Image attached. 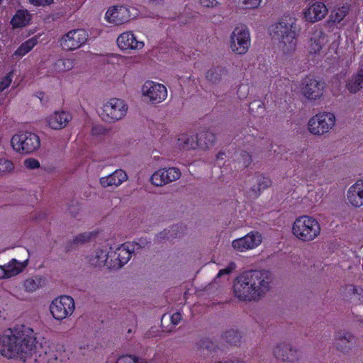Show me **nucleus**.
Listing matches in <instances>:
<instances>
[{
	"label": "nucleus",
	"mask_w": 363,
	"mask_h": 363,
	"mask_svg": "<svg viewBox=\"0 0 363 363\" xmlns=\"http://www.w3.org/2000/svg\"><path fill=\"white\" fill-rule=\"evenodd\" d=\"M28 263V256L22 261H18L16 259H11L7 264H4L9 278L13 277L22 272L27 267Z\"/></svg>",
	"instance_id": "nucleus-27"
},
{
	"label": "nucleus",
	"mask_w": 363,
	"mask_h": 363,
	"mask_svg": "<svg viewBox=\"0 0 363 363\" xmlns=\"http://www.w3.org/2000/svg\"><path fill=\"white\" fill-rule=\"evenodd\" d=\"M227 363H243V362L240 360H233V361H227Z\"/></svg>",
	"instance_id": "nucleus-56"
},
{
	"label": "nucleus",
	"mask_w": 363,
	"mask_h": 363,
	"mask_svg": "<svg viewBox=\"0 0 363 363\" xmlns=\"http://www.w3.org/2000/svg\"><path fill=\"white\" fill-rule=\"evenodd\" d=\"M128 179L125 171L116 169L112 174L100 178V184L104 188L119 186L123 182Z\"/></svg>",
	"instance_id": "nucleus-24"
},
{
	"label": "nucleus",
	"mask_w": 363,
	"mask_h": 363,
	"mask_svg": "<svg viewBox=\"0 0 363 363\" xmlns=\"http://www.w3.org/2000/svg\"><path fill=\"white\" fill-rule=\"evenodd\" d=\"M145 335H146V337H151L155 336V335L152 334L151 331L147 332V333L145 334Z\"/></svg>",
	"instance_id": "nucleus-55"
},
{
	"label": "nucleus",
	"mask_w": 363,
	"mask_h": 363,
	"mask_svg": "<svg viewBox=\"0 0 363 363\" xmlns=\"http://www.w3.org/2000/svg\"><path fill=\"white\" fill-rule=\"evenodd\" d=\"M28 1L35 6H46L54 3V0H29Z\"/></svg>",
	"instance_id": "nucleus-48"
},
{
	"label": "nucleus",
	"mask_w": 363,
	"mask_h": 363,
	"mask_svg": "<svg viewBox=\"0 0 363 363\" xmlns=\"http://www.w3.org/2000/svg\"><path fill=\"white\" fill-rule=\"evenodd\" d=\"M253 180L254 184L250 188L249 194L250 196L254 198L258 197L262 191L267 189L272 184L269 178L262 174L256 175Z\"/></svg>",
	"instance_id": "nucleus-26"
},
{
	"label": "nucleus",
	"mask_w": 363,
	"mask_h": 363,
	"mask_svg": "<svg viewBox=\"0 0 363 363\" xmlns=\"http://www.w3.org/2000/svg\"><path fill=\"white\" fill-rule=\"evenodd\" d=\"M179 168H161L155 171L150 177L151 183L156 186H162L178 180L181 177Z\"/></svg>",
	"instance_id": "nucleus-17"
},
{
	"label": "nucleus",
	"mask_w": 363,
	"mask_h": 363,
	"mask_svg": "<svg viewBox=\"0 0 363 363\" xmlns=\"http://www.w3.org/2000/svg\"><path fill=\"white\" fill-rule=\"evenodd\" d=\"M228 70L222 67H216L209 69L206 74V79L212 84H218L226 79Z\"/></svg>",
	"instance_id": "nucleus-28"
},
{
	"label": "nucleus",
	"mask_w": 363,
	"mask_h": 363,
	"mask_svg": "<svg viewBox=\"0 0 363 363\" xmlns=\"http://www.w3.org/2000/svg\"><path fill=\"white\" fill-rule=\"evenodd\" d=\"M345 293L352 303L363 304V289L351 284L346 286Z\"/></svg>",
	"instance_id": "nucleus-32"
},
{
	"label": "nucleus",
	"mask_w": 363,
	"mask_h": 363,
	"mask_svg": "<svg viewBox=\"0 0 363 363\" xmlns=\"http://www.w3.org/2000/svg\"><path fill=\"white\" fill-rule=\"evenodd\" d=\"M273 280V275L268 270H247L235 279L234 295L242 301H257L271 290Z\"/></svg>",
	"instance_id": "nucleus-1"
},
{
	"label": "nucleus",
	"mask_w": 363,
	"mask_h": 363,
	"mask_svg": "<svg viewBox=\"0 0 363 363\" xmlns=\"http://www.w3.org/2000/svg\"><path fill=\"white\" fill-rule=\"evenodd\" d=\"M132 245L125 243L118 246L115 250H111L108 269H119L128 262L134 251Z\"/></svg>",
	"instance_id": "nucleus-13"
},
{
	"label": "nucleus",
	"mask_w": 363,
	"mask_h": 363,
	"mask_svg": "<svg viewBox=\"0 0 363 363\" xmlns=\"http://www.w3.org/2000/svg\"><path fill=\"white\" fill-rule=\"evenodd\" d=\"M32 14L27 9H18L10 21L13 29L23 28L30 25Z\"/></svg>",
	"instance_id": "nucleus-25"
},
{
	"label": "nucleus",
	"mask_w": 363,
	"mask_h": 363,
	"mask_svg": "<svg viewBox=\"0 0 363 363\" xmlns=\"http://www.w3.org/2000/svg\"><path fill=\"white\" fill-rule=\"evenodd\" d=\"M235 268H236L235 263L233 262H231L230 263H229V264L225 268L222 269L218 272V273L216 277V279H217L224 275L230 274L235 269Z\"/></svg>",
	"instance_id": "nucleus-43"
},
{
	"label": "nucleus",
	"mask_w": 363,
	"mask_h": 363,
	"mask_svg": "<svg viewBox=\"0 0 363 363\" xmlns=\"http://www.w3.org/2000/svg\"><path fill=\"white\" fill-rule=\"evenodd\" d=\"M75 309V303L69 296H60L55 298L50 305L52 317L57 320H62L72 315Z\"/></svg>",
	"instance_id": "nucleus-9"
},
{
	"label": "nucleus",
	"mask_w": 363,
	"mask_h": 363,
	"mask_svg": "<svg viewBox=\"0 0 363 363\" xmlns=\"http://www.w3.org/2000/svg\"><path fill=\"white\" fill-rule=\"evenodd\" d=\"M346 87L350 93H357L363 88V68L348 79Z\"/></svg>",
	"instance_id": "nucleus-29"
},
{
	"label": "nucleus",
	"mask_w": 363,
	"mask_h": 363,
	"mask_svg": "<svg viewBox=\"0 0 363 363\" xmlns=\"http://www.w3.org/2000/svg\"><path fill=\"white\" fill-rule=\"evenodd\" d=\"M348 202L355 208L363 206V180H358L347 191Z\"/></svg>",
	"instance_id": "nucleus-22"
},
{
	"label": "nucleus",
	"mask_w": 363,
	"mask_h": 363,
	"mask_svg": "<svg viewBox=\"0 0 363 363\" xmlns=\"http://www.w3.org/2000/svg\"><path fill=\"white\" fill-rule=\"evenodd\" d=\"M71 119L72 116L69 113L56 111L47 118V123L52 129L60 130L65 128Z\"/></svg>",
	"instance_id": "nucleus-23"
},
{
	"label": "nucleus",
	"mask_w": 363,
	"mask_h": 363,
	"mask_svg": "<svg viewBox=\"0 0 363 363\" xmlns=\"http://www.w3.org/2000/svg\"><path fill=\"white\" fill-rule=\"evenodd\" d=\"M199 147L208 148L216 142V135L211 131H203L197 135Z\"/></svg>",
	"instance_id": "nucleus-36"
},
{
	"label": "nucleus",
	"mask_w": 363,
	"mask_h": 363,
	"mask_svg": "<svg viewBox=\"0 0 363 363\" xmlns=\"http://www.w3.org/2000/svg\"><path fill=\"white\" fill-rule=\"evenodd\" d=\"M224 337L228 343L235 345L240 342L241 336L238 330H230L225 333Z\"/></svg>",
	"instance_id": "nucleus-39"
},
{
	"label": "nucleus",
	"mask_w": 363,
	"mask_h": 363,
	"mask_svg": "<svg viewBox=\"0 0 363 363\" xmlns=\"http://www.w3.org/2000/svg\"><path fill=\"white\" fill-rule=\"evenodd\" d=\"M357 343L356 336L351 332L340 330L335 333L333 347L343 354H348Z\"/></svg>",
	"instance_id": "nucleus-14"
},
{
	"label": "nucleus",
	"mask_w": 363,
	"mask_h": 363,
	"mask_svg": "<svg viewBox=\"0 0 363 363\" xmlns=\"http://www.w3.org/2000/svg\"><path fill=\"white\" fill-rule=\"evenodd\" d=\"M112 247L106 244L98 247L89 258V263L94 267H101L106 266L108 268L111 250Z\"/></svg>",
	"instance_id": "nucleus-19"
},
{
	"label": "nucleus",
	"mask_w": 363,
	"mask_h": 363,
	"mask_svg": "<svg viewBox=\"0 0 363 363\" xmlns=\"http://www.w3.org/2000/svg\"><path fill=\"white\" fill-rule=\"evenodd\" d=\"M262 242V236L258 231L253 230L245 236L232 242L233 248L239 252H245L257 247Z\"/></svg>",
	"instance_id": "nucleus-15"
},
{
	"label": "nucleus",
	"mask_w": 363,
	"mask_h": 363,
	"mask_svg": "<svg viewBox=\"0 0 363 363\" xmlns=\"http://www.w3.org/2000/svg\"><path fill=\"white\" fill-rule=\"evenodd\" d=\"M43 284V277L41 276H35L25 279L23 282V286L26 292L33 293L40 289Z\"/></svg>",
	"instance_id": "nucleus-33"
},
{
	"label": "nucleus",
	"mask_w": 363,
	"mask_h": 363,
	"mask_svg": "<svg viewBox=\"0 0 363 363\" xmlns=\"http://www.w3.org/2000/svg\"><path fill=\"white\" fill-rule=\"evenodd\" d=\"M298 33L299 28L294 18L286 17L276 24L274 35L277 48L283 55H290L296 50Z\"/></svg>",
	"instance_id": "nucleus-3"
},
{
	"label": "nucleus",
	"mask_w": 363,
	"mask_h": 363,
	"mask_svg": "<svg viewBox=\"0 0 363 363\" xmlns=\"http://www.w3.org/2000/svg\"><path fill=\"white\" fill-rule=\"evenodd\" d=\"M116 41L121 50H140L144 47V43L137 40L130 31L121 33Z\"/></svg>",
	"instance_id": "nucleus-21"
},
{
	"label": "nucleus",
	"mask_w": 363,
	"mask_h": 363,
	"mask_svg": "<svg viewBox=\"0 0 363 363\" xmlns=\"http://www.w3.org/2000/svg\"><path fill=\"white\" fill-rule=\"evenodd\" d=\"M262 0H240L243 7L246 9H255L260 4Z\"/></svg>",
	"instance_id": "nucleus-44"
},
{
	"label": "nucleus",
	"mask_w": 363,
	"mask_h": 363,
	"mask_svg": "<svg viewBox=\"0 0 363 363\" xmlns=\"http://www.w3.org/2000/svg\"><path fill=\"white\" fill-rule=\"evenodd\" d=\"M104 128L100 125L94 126L91 129V133L93 135L102 134V133H104Z\"/></svg>",
	"instance_id": "nucleus-51"
},
{
	"label": "nucleus",
	"mask_w": 363,
	"mask_h": 363,
	"mask_svg": "<svg viewBox=\"0 0 363 363\" xmlns=\"http://www.w3.org/2000/svg\"><path fill=\"white\" fill-rule=\"evenodd\" d=\"M197 135H182L177 139V146L183 150H194L199 147Z\"/></svg>",
	"instance_id": "nucleus-30"
},
{
	"label": "nucleus",
	"mask_w": 363,
	"mask_h": 363,
	"mask_svg": "<svg viewBox=\"0 0 363 363\" xmlns=\"http://www.w3.org/2000/svg\"><path fill=\"white\" fill-rule=\"evenodd\" d=\"M9 279L4 265H0V279Z\"/></svg>",
	"instance_id": "nucleus-52"
},
{
	"label": "nucleus",
	"mask_w": 363,
	"mask_h": 363,
	"mask_svg": "<svg viewBox=\"0 0 363 363\" xmlns=\"http://www.w3.org/2000/svg\"><path fill=\"white\" fill-rule=\"evenodd\" d=\"M164 0H152V3L155 4H162Z\"/></svg>",
	"instance_id": "nucleus-54"
},
{
	"label": "nucleus",
	"mask_w": 363,
	"mask_h": 363,
	"mask_svg": "<svg viewBox=\"0 0 363 363\" xmlns=\"http://www.w3.org/2000/svg\"><path fill=\"white\" fill-rule=\"evenodd\" d=\"M324 82L318 80L312 76H307L302 79L301 84V93L310 101L320 99L324 91Z\"/></svg>",
	"instance_id": "nucleus-12"
},
{
	"label": "nucleus",
	"mask_w": 363,
	"mask_h": 363,
	"mask_svg": "<svg viewBox=\"0 0 363 363\" xmlns=\"http://www.w3.org/2000/svg\"><path fill=\"white\" fill-rule=\"evenodd\" d=\"M250 110L252 112L262 113L264 111V104L261 101H254L250 104Z\"/></svg>",
	"instance_id": "nucleus-45"
},
{
	"label": "nucleus",
	"mask_w": 363,
	"mask_h": 363,
	"mask_svg": "<svg viewBox=\"0 0 363 363\" xmlns=\"http://www.w3.org/2000/svg\"><path fill=\"white\" fill-rule=\"evenodd\" d=\"M324 43V37L320 30H315L311 37L308 44V52L316 54L320 51Z\"/></svg>",
	"instance_id": "nucleus-31"
},
{
	"label": "nucleus",
	"mask_w": 363,
	"mask_h": 363,
	"mask_svg": "<svg viewBox=\"0 0 363 363\" xmlns=\"http://www.w3.org/2000/svg\"><path fill=\"white\" fill-rule=\"evenodd\" d=\"M143 95L148 98L152 104H159L167 96V90L164 85L152 81L146 82L142 87Z\"/></svg>",
	"instance_id": "nucleus-16"
},
{
	"label": "nucleus",
	"mask_w": 363,
	"mask_h": 363,
	"mask_svg": "<svg viewBox=\"0 0 363 363\" xmlns=\"http://www.w3.org/2000/svg\"><path fill=\"white\" fill-rule=\"evenodd\" d=\"M75 65V60L70 58L57 60L52 65V69L57 72H64L72 69Z\"/></svg>",
	"instance_id": "nucleus-34"
},
{
	"label": "nucleus",
	"mask_w": 363,
	"mask_h": 363,
	"mask_svg": "<svg viewBox=\"0 0 363 363\" xmlns=\"http://www.w3.org/2000/svg\"><path fill=\"white\" fill-rule=\"evenodd\" d=\"M272 354L276 359L289 363H294L301 358L298 349L286 342L276 344L272 348Z\"/></svg>",
	"instance_id": "nucleus-11"
},
{
	"label": "nucleus",
	"mask_w": 363,
	"mask_h": 363,
	"mask_svg": "<svg viewBox=\"0 0 363 363\" xmlns=\"http://www.w3.org/2000/svg\"><path fill=\"white\" fill-rule=\"evenodd\" d=\"M105 19L110 23L121 25L130 21L129 9L125 6H113L110 7L106 14Z\"/></svg>",
	"instance_id": "nucleus-18"
},
{
	"label": "nucleus",
	"mask_w": 363,
	"mask_h": 363,
	"mask_svg": "<svg viewBox=\"0 0 363 363\" xmlns=\"http://www.w3.org/2000/svg\"><path fill=\"white\" fill-rule=\"evenodd\" d=\"M14 165L11 160L5 158H0V175L6 174L12 172Z\"/></svg>",
	"instance_id": "nucleus-40"
},
{
	"label": "nucleus",
	"mask_w": 363,
	"mask_h": 363,
	"mask_svg": "<svg viewBox=\"0 0 363 363\" xmlns=\"http://www.w3.org/2000/svg\"><path fill=\"white\" fill-rule=\"evenodd\" d=\"M291 232L300 242H311L319 237L321 227L314 217L303 215L295 219L292 224Z\"/></svg>",
	"instance_id": "nucleus-4"
},
{
	"label": "nucleus",
	"mask_w": 363,
	"mask_h": 363,
	"mask_svg": "<svg viewBox=\"0 0 363 363\" xmlns=\"http://www.w3.org/2000/svg\"><path fill=\"white\" fill-rule=\"evenodd\" d=\"M24 166L29 169H35L40 167V162L34 158H28L24 161Z\"/></svg>",
	"instance_id": "nucleus-47"
},
{
	"label": "nucleus",
	"mask_w": 363,
	"mask_h": 363,
	"mask_svg": "<svg viewBox=\"0 0 363 363\" xmlns=\"http://www.w3.org/2000/svg\"><path fill=\"white\" fill-rule=\"evenodd\" d=\"M116 363H147L145 359L137 358L130 355L121 356L116 360Z\"/></svg>",
	"instance_id": "nucleus-42"
},
{
	"label": "nucleus",
	"mask_w": 363,
	"mask_h": 363,
	"mask_svg": "<svg viewBox=\"0 0 363 363\" xmlns=\"http://www.w3.org/2000/svg\"><path fill=\"white\" fill-rule=\"evenodd\" d=\"M251 45L250 33L245 25L236 26L230 38V48L235 54L244 55Z\"/></svg>",
	"instance_id": "nucleus-8"
},
{
	"label": "nucleus",
	"mask_w": 363,
	"mask_h": 363,
	"mask_svg": "<svg viewBox=\"0 0 363 363\" xmlns=\"http://www.w3.org/2000/svg\"><path fill=\"white\" fill-rule=\"evenodd\" d=\"M235 161L240 169H245L250 165L252 162V158L250 153L242 150L235 156Z\"/></svg>",
	"instance_id": "nucleus-37"
},
{
	"label": "nucleus",
	"mask_w": 363,
	"mask_h": 363,
	"mask_svg": "<svg viewBox=\"0 0 363 363\" xmlns=\"http://www.w3.org/2000/svg\"><path fill=\"white\" fill-rule=\"evenodd\" d=\"M23 251H24L26 254H28V250H23Z\"/></svg>",
	"instance_id": "nucleus-58"
},
{
	"label": "nucleus",
	"mask_w": 363,
	"mask_h": 363,
	"mask_svg": "<svg viewBox=\"0 0 363 363\" xmlns=\"http://www.w3.org/2000/svg\"><path fill=\"white\" fill-rule=\"evenodd\" d=\"M0 363H4V362H0Z\"/></svg>",
	"instance_id": "nucleus-59"
},
{
	"label": "nucleus",
	"mask_w": 363,
	"mask_h": 363,
	"mask_svg": "<svg viewBox=\"0 0 363 363\" xmlns=\"http://www.w3.org/2000/svg\"><path fill=\"white\" fill-rule=\"evenodd\" d=\"M36 345L34 331L25 325L8 329L0 335V353L8 358L30 355Z\"/></svg>",
	"instance_id": "nucleus-2"
},
{
	"label": "nucleus",
	"mask_w": 363,
	"mask_h": 363,
	"mask_svg": "<svg viewBox=\"0 0 363 363\" xmlns=\"http://www.w3.org/2000/svg\"><path fill=\"white\" fill-rule=\"evenodd\" d=\"M336 118L330 112H321L311 117L308 122V131L318 136L329 133L335 126Z\"/></svg>",
	"instance_id": "nucleus-6"
},
{
	"label": "nucleus",
	"mask_w": 363,
	"mask_h": 363,
	"mask_svg": "<svg viewBox=\"0 0 363 363\" xmlns=\"http://www.w3.org/2000/svg\"><path fill=\"white\" fill-rule=\"evenodd\" d=\"M350 11V6L348 4L336 8L330 16L332 21L335 23H340L348 14Z\"/></svg>",
	"instance_id": "nucleus-38"
},
{
	"label": "nucleus",
	"mask_w": 363,
	"mask_h": 363,
	"mask_svg": "<svg viewBox=\"0 0 363 363\" xmlns=\"http://www.w3.org/2000/svg\"><path fill=\"white\" fill-rule=\"evenodd\" d=\"M303 176L311 181L314 180L317 176L316 171L315 170V166L313 162L307 164L303 170Z\"/></svg>",
	"instance_id": "nucleus-41"
},
{
	"label": "nucleus",
	"mask_w": 363,
	"mask_h": 363,
	"mask_svg": "<svg viewBox=\"0 0 363 363\" xmlns=\"http://www.w3.org/2000/svg\"><path fill=\"white\" fill-rule=\"evenodd\" d=\"M224 155L223 152H219L217 155V158L223 159V156Z\"/></svg>",
	"instance_id": "nucleus-57"
},
{
	"label": "nucleus",
	"mask_w": 363,
	"mask_h": 363,
	"mask_svg": "<svg viewBox=\"0 0 363 363\" xmlns=\"http://www.w3.org/2000/svg\"><path fill=\"white\" fill-rule=\"evenodd\" d=\"M182 319V315L180 313H174L170 317L171 323L173 325H177L179 323Z\"/></svg>",
	"instance_id": "nucleus-50"
},
{
	"label": "nucleus",
	"mask_w": 363,
	"mask_h": 363,
	"mask_svg": "<svg viewBox=\"0 0 363 363\" xmlns=\"http://www.w3.org/2000/svg\"><path fill=\"white\" fill-rule=\"evenodd\" d=\"M13 148L21 154H30L40 147L39 137L31 132H22L14 135L11 140Z\"/></svg>",
	"instance_id": "nucleus-7"
},
{
	"label": "nucleus",
	"mask_w": 363,
	"mask_h": 363,
	"mask_svg": "<svg viewBox=\"0 0 363 363\" xmlns=\"http://www.w3.org/2000/svg\"><path fill=\"white\" fill-rule=\"evenodd\" d=\"M89 39V34L84 29H73L63 35L60 40V45L65 51H74L85 45Z\"/></svg>",
	"instance_id": "nucleus-10"
},
{
	"label": "nucleus",
	"mask_w": 363,
	"mask_h": 363,
	"mask_svg": "<svg viewBox=\"0 0 363 363\" xmlns=\"http://www.w3.org/2000/svg\"><path fill=\"white\" fill-rule=\"evenodd\" d=\"M37 43L38 40L34 37L27 40L14 52L13 56H16V57H22L29 52L37 45Z\"/></svg>",
	"instance_id": "nucleus-35"
},
{
	"label": "nucleus",
	"mask_w": 363,
	"mask_h": 363,
	"mask_svg": "<svg viewBox=\"0 0 363 363\" xmlns=\"http://www.w3.org/2000/svg\"><path fill=\"white\" fill-rule=\"evenodd\" d=\"M85 240L84 235H80L79 237L76 238L75 242H79V240L83 242Z\"/></svg>",
	"instance_id": "nucleus-53"
},
{
	"label": "nucleus",
	"mask_w": 363,
	"mask_h": 363,
	"mask_svg": "<svg viewBox=\"0 0 363 363\" xmlns=\"http://www.w3.org/2000/svg\"><path fill=\"white\" fill-rule=\"evenodd\" d=\"M127 111L128 105L123 100L113 98L103 104L99 116L106 123H114L124 118Z\"/></svg>",
	"instance_id": "nucleus-5"
},
{
	"label": "nucleus",
	"mask_w": 363,
	"mask_h": 363,
	"mask_svg": "<svg viewBox=\"0 0 363 363\" xmlns=\"http://www.w3.org/2000/svg\"><path fill=\"white\" fill-rule=\"evenodd\" d=\"M202 6L206 8H214L217 6L218 2L216 0H200Z\"/></svg>",
	"instance_id": "nucleus-49"
},
{
	"label": "nucleus",
	"mask_w": 363,
	"mask_h": 363,
	"mask_svg": "<svg viewBox=\"0 0 363 363\" xmlns=\"http://www.w3.org/2000/svg\"><path fill=\"white\" fill-rule=\"evenodd\" d=\"M12 82V74L10 72L5 76L0 82V91H3L8 88Z\"/></svg>",
	"instance_id": "nucleus-46"
},
{
	"label": "nucleus",
	"mask_w": 363,
	"mask_h": 363,
	"mask_svg": "<svg viewBox=\"0 0 363 363\" xmlns=\"http://www.w3.org/2000/svg\"><path fill=\"white\" fill-rule=\"evenodd\" d=\"M328 13L326 6L320 1H316L305 10L303 14L306 21L315 23L322 20Z\"/></svg>",
	"instance_id": "nucleus-20"
}]
</instances>
